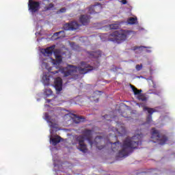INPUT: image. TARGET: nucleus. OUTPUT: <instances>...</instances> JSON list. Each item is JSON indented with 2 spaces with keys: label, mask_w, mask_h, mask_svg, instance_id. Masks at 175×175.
<instances>
[{
  "label": "nucleus",
  "mask_w": 175,
  "mask_h": 175,
  "mask_svg": "<svg viewBox=\"0 0 175 175\" xmlns=\"http://www.w3.org/2000/svg\"><path fill=\"white\" fill-rule=\"evenodd\" d=\"M82 133L83 135H80L76 137V142L79 144V149L80 151L84 153L88 151L87 144L84 143L85 140H88L91 147H92V146H96L98 150H103V148H105V146H98V144H99L103 139L102 136H97L95 137L94 140L92 141V130L85 129Z\"/></svg>",
  "instance_id": "nucleus-1"
},
{
  "label": "nucleus",
  "mask_w": 175,
  "mask_h": 175,
  "mask_svg": "<svg viewBox=\"0 0 175 175\" xmlns=\"http://www.w3.org/2000/svg\"><path fill=\"white\" fill-rule=\"evenodd\" d=\"M137 146H142V136L139 134L131 137H126L122 145V150L118 152L119 158H125L132 154L133 150L137 148Z\"/></svg>",
  "instance_id": "nucleus-2"
},
{
  "label": "nucleus",
  "mask_w": 175,
  "mask_h": 175,
  "mask_svg": "<svg viewBox=\"0 0 175 175\" xmlns=\"http://www.w3.org/2000/svg\"><path fill=\"white\" fill-rule=\"evenodd\" d=\"M79 72L80 75H85L92 70H94V67L87 64L85 62H81V67H78L73 65H68L66 68H59L58 70L51 72L53 75H57V73H62L64 77H69V76H73L75 73Z\"/></svg>",
  "instance_id": "nucleus-3"
},
{
  "label": "nucleus",
  "mask_w": 175,
  "mask_h": 175,
  "mask_svg": "<svg viewBox=\"0 0 175 175\" xmlns=\"http://www.w3.org/2000/svg\"><path fill=\"white\" fill-rule=\"evenodd\" d=\"M45 57H50L53 55V53L55 55V59L54 61L55 65H59L62 62V56L61 55V51L59 49H55V45H52L46 49H44L42 52Z\"/></svg>",
  "instance_id": "nucleus-4"
},
{
  "label": "nucleus",
  "mask_w": 175,
  "mask_h": 175,
  "mask_svg": "<svg viewBox=\"0 0 175 175\" xmlns=\"http://www.w3.org/2000/svg\"><path fill=\"white\" fill-rule=\"evenodd\" d=\"M129 31H126L124 33H120L118 31H115L108 36L109 42H113V43H122L126 40V36L129 33Z\"/></svg>",
  "instance_id": "nucleus-5"
},
{
  "label": "nucleus",
  "mask_w": 175,
  "mask_h": 175,
  "mask_svg": "<svg viewBox=\"0 0 175 175\" xmlns=\"http://www.w3.org/2000/svg\"><path fill=\"white\" fill-rule=\"evenodd\" d=\"M151 139L153 143H157L160 146L166 144V142L169 140V138L166 135H161L159 131L155 129V128L152 129Z\"/></svg>",
  "instance_id": "nucleus-6"
},
{
  "label": "nucleus",
  "mask_w": 175,
  "mask_h": 175,
  "mask_svg": "<svg viewBox=\"0 0 175 175\" xmlns=\"http://www.w3.org/2000/svg\"><path fill=\"white\" fill-rule=\"evenodd\" d=\"M29 10L31 12V13H36L39 12L40 9V3L39 1H33V0H29Z\"/></svg>",
  "instance_id": "nucleus-7"
},
{
  "label": "nucleus",
  "mask_w": 175,
  "mask_h": 175,
  "mask_svg": "<svg viewBox=\"0 0 175 175\" xmlns=\"http://www.w3.org/2000/svg\"><path fill=\"white\" fill-rule=\"evenodd\" d=\"M79 27L80 25H79L77 22L74 21L64 24L63 28L65 31H73L75 29H79Z\"/></svg>",
  "instance_id": "nucleus-8"
},
{
  "label": "nucleus",
  "mask_w": 175,
  "mask_h": 175,
  "mask_svg": "<svg viewBox=\"0 0 175 175\" xmlns=\"http://www.w3.org/2000/svg\"><path fill=\"white\" fill-rule=\"evenodd\" d=\"M144 111H148V113H149V115L148 116V117L146 118V122H147V124H150V122H151V121H152V114L154 113H155V111H157V110L154 109V108H148L147 107H144Z\"/></svg>",
  "instance_id": "nucleus-9"
},
{
  "label": "nucleus",
  "mask_w": 175,
  "mask_h": 175,
  "mask_svg": "<svg viewBox=\"0 0 175 175\" xmlns=\"http://www.w3.org/2000/svg\"><path fill=\"white\" fill-rule=\"evenodd\" d=\"M102 10V7L99 5H92L89 8L88 13L89 14H96V13H100Z\"/></svg>",
  "instance_id": "nucleus-10"
},
{
  "label": "nucleus",
  "mask_w": 175,
  "mask_h": 175,
  "mask_svg": "<svg viewBox=\"0 0 175 175\" xmlns=\"http://www.w3.org/2000/svg\"><path fill=\"white\" fill-rule=\"evenodd\" d=\"M55 88L57 92L62 91V79L60 77H57L55 79Z\"/></svg>",
  "instance_id": "nucleus-11"
},
{
  "label": "nucleus",
  "mask_w": 175,
  "mask_h": 175,
  "mask_svg": "<svg viewBox=\"0 0 175 175\" xmlns=\"http://www.w3.org/2000/svg\"><path fill=\"white\" fill-rule=\"evenodd\" d=\"M87 55L89 58H99L100 57H102V53L100 51H88Z\"/></svg>",
  "instance_id": "nucleus-12"
},
{
  "label": "nucleus",
  "mask_w": 175,
  "mask_h": 175,
  "mask_svg": "<svg viewBox=\"0 0 175 175\" xmlns=\"http://www.w3.org/2000/svg\"><path fill=\"white\" fill-rule=\"evenodd\" d=\"M90 20H91V16L88 15H82L79 18V21L82 25H87L90 23Z\"/></svg>",
  "instance_id": "nucleus-13"
},
{
  "label": "nucleus",
  "mask_w": 175,
  "mask_h": 175,
  "mask_svg": "<svg viewBox=\"0 0 175 175\" xmlns=\"http://www.w3.org/2000/svg\"><path fill=\"white\" fill-rule=\"evenodd\" d=\"M50 74L49 72H44L42 76V83L45 85H50Z\"/></svg>",
  "instance_id": "nucleus-14"
},
{
  "label": "nucleus",
  "mask_w": 175,
  "mask_h": 175,
  "mask_svg": "<svg viewBox=\"0 0 175 175\" xmlns=\"http://www.w3.org/2000/svg\"><path fill=\"white\" fill-rule=\"evenodd\" d=\"M61 140H62V138L58 135H56L55 137L50 139L53 146H57L58 143H61Z\"/></svg>",
  "instance_id": "nucleus-15"
},
{
  "label": "nucleus",
  "mask_w": 175,
  "mask_h": 175,
  "mask_svg": "<svg viewBox=\"0 0 175 175\" xmlns=\"http://www.w3.org/2000/svg\"><path fill=\"white\" fill-rule=\"evenodd\" d=\"M84 117L83 116H77L76 115H75V118L73 119V122L75 124H80V122H84Z\"/></svg>",
  "instance_id": "nucleus-16"
},
{
  "label": "nucleus",
  "mask_w": 175,
  "mask_h": 175,
  "mask_svg": "<svg viewBox=\"0 0 175 175\" xmlns=\"http://www.w3.org/2000/svg\"><path fill=\"white\" fill-rule=\"evenodd\" d=\"M111 144L112 146V151H117V150H118V147H120V141L114 143L111 142Z\"/></svg>",
  "instance_id": "nucleus-17"
},
{
  "label": "nucleus",
  "mask_w": 175,
  "mask_h": 175,
  "mask_svg": "<svg viewBox=\"0 0 175 175\" xmlns=\"http://www.w3.org/2000/svg\"><path fill=\"white\" fill-rule=\"evenodd\" d=\"M127 23L130 25H133L137 23V18L131 17L127 20Z\"/></svg>",
  "instance_id": "nucleus-18"
},
{
  "label": "nucleus",
  "mask_w": 175,
  "mask_h": 175,
  "mask_svg": "<svg viewBox=\"0 0 175 175\" xmlns=\"http://www.w3.org/2000/svg\"><path fill=\"white\" fill-rule=\"evenodd\" d=\"M53 9H54V3H51L48 6L44 7L43 12H49V10H53Z\"/></svg>",
  "instance_id": "nucleus-19"
},
{
  "label": "nucleus",
  "mask_w": 175,
  "mask_h": 175,
  "mask_svg": "<svg viewBox=\"0 0 175 175\" xmlns=\"http://www.w3.org/2000/svg\"><path fill=\"white\" fill-rule=\"evenodd\" d=\"M131 88L135 95H140V94L142 93V90H137V88H136V87L133 85H131Z\"/></svg>",
  "instance_id": "nucleus-20"
},
{
  "label": "nucleus",
  "mask_w": 175,
  "mask_h": 175,
  "mask_svg": "<svg viewBox=\"0 0 175 175\" xmlns=\"http://www.w3.org/2000/svg\"><path fill=\"white\" fill-rule=\"evenodd\" d=\"M110 29H118L120 28V25L117 23H113L109 25Z\"/></svg>",
  "instance_id": "nucleus-21"
},
{
  "label": "nucleus",
  "mask_w": 175,
  "mask_h": 175,
  "mask_svg": "<svg viewBox=\"0 0 175 175\" xmlns=\"http://www.w3.org/2000/svg\"><path fill=\"white\" fill-rule=\"evenodd\" d=\"M138 99L139 100H142V102H146V100H147V97H146V96L143 94H139Z\"/></svg>",
  "instance_id": "nucleus-22"
},
{
  "label": "nucleus",
  "mask_w": 175,
  "mask_h": 175,
  "mask_svg": "<svg viewBox=\"0 0 175 175\" xmlns=\"http://www.w3.org/2000/svg\"><path fill=\"white\" fill-rule=\"evenodd\" d=\"M44 117H45V120H46L48 122L53 124V122H51V116H50L48 113H45Z\"/></svg>",
  "instance_id": "nucleus-23"
},
{
  "label": "nucleus",
  "mask_w": 175,
  "mask_h": 175,
  "mask_svg": "<svg viewBox=\"0 0 175 175\" xmlns=\"http://www.w3.org/2000/svg\"><path fill=\"white\" fill-rule=\"evenodd\" d=\"M45 94L48 96H50V95H53V90H51V89H46Z\"/></svg>",
  "instance_id": "nucleus-24"
},
{
  "label": "nucleus",
  "mask_w": 175,
  "mask_h": 175,
  "mask_svg": "<svg viewBox=\"0 0 175 175\" xmlns=\"http://www.w3.org/2000/svg\"><path fill=\"white\" fill-rule=\"evenodd\" d=\"M135 69L138 72L142 70V69H143V64H137L136 66H135Z\"/></svg>",
  "instance_id": "nucleus-25"
},
{
  "label": "nucleus",
  "mask_w": 175,
  "mask_h": 175,
  "mask_svg": "<svg viewBox=\"0 0 175 175\" xmlns=\"http://www.w3.org/2000/svg\"><path fill=\"white\" fill-rule=\"evenodd\" d=\"M61 33H62V36H65V31H60L59 32H56V33H54V36H58V35H59Z\"/></svg>",
  "instance_id": "nucleus-26"
},
{
  "label": "nucleus",
  "mask_w": 175,
  "mask_h": 175,
  "mask_svg": "<svg viewBox=\"0 0 175 175\" xmlns=\"http://www.w3.org/2000/svg\"><path fill=\"white\" fill-rule=\"evenodd\" d=\"M139 49H151V47L149 46H135L134 50H137Z\"/></svg>",
  "instance_id": "nucleus-27"
},
{
  "label": "nucleus",
  "mask_w": 175,
  "mask_h": 175,
  "mask_svg": "<svg viewBox=\"0 0 175 175\" xmlns=\"http://www.w3.org/2000/svg\"><path fill=\"white\" fill-rule=\"evenodd\" d=\"M103 118L105 120H107V121H111V120H110L109 118H111V117L109 115H105L103 116Z\"/></svg>",
  "instance_id": "nucleus-28"
},
{
  "label": "nucleus",
  "mask_w": 175,
  "mask_h": 175,
  "mask_svg": "<svg viewBox=\"0 0 175 175\" xmlns=\"http://www.w3.org/2000/svg\"><path fill=\"white\" fill-rule=\"evenodd\" d=\"M118 69H120V68H118L116 66H113V68L111 69V70H113V72H117V70H118Z\"/></svg>",
  "instance_id": "nucleus-29"
},
{
  "label": "nucleus",
  "mask_w": 175,
  "mask_h": 175,
  "mask_svg": "<svg viewBox=\"0 0 175 175\" xmlns=\"http://www.w3.org/2000/svg\"><path fill=\"white\" fill-rule=\"evenodd\" d=\"M60 13H65L66 12V8H62V9L59 10Z\"/></svg>",
  "instance_id": "nucleus-30"
},
{
  "label": "nucleus",
  "mask_w": 175,
  "mask_h": 175,
  "mask_svg": "<svg viewBox=\"0 0 175 175\" xmlns=\"http://www.w3.org/2000/svg\"><path fill=\"white\" fill-rule=\"evenodd\" d=\"M122 3L123 5H126V3H128V1H126V0H122Z\"/></svg>",
  "instance_id": "nucleus-31"
},
{
  "label": "nucleus",
  "mask_w": 175,
  "mask_h": 175,
  "mask_svg": "<svg viewBox=\"0 0 175 175\" xmlns=\"http://www.w3.org/2000/svg\"><path fill=\"white\" fill-rule=\"evenodd\" d=\"M150 173H154V174H155V172H157V170H150Z\"/></svg>",
  "instance_id": "nucleus-32"
},
{
  "label": "nucleus",
  "mask_w": 175,
  "mask_h": 175,
  "mask_svg": "<svg viewBox=\"0 0 175 175\" xmlns=\"http://www.w3.org/2000/svg\"><path fill=\"white\" fill-rule=\"evenodd\" d=\"M46 100L47 103H50V102H51V100H50V99H46Z\"/></svg>",
  "instance_id": "nucleus-33"
},
{
  "label": "nucleus",
  "mask_w": 175,
  "mask_h": 175,
  "mask_svg": "<svg viewBox=\"0 0 175 175\" xmlns=\"http://www.w3.org/2000/svg\"><path fill=\"white\" fill-rule=\"evenodd\" d=\"M44 2H50V0H43Z\"/></svg>",
  "instance_id": "nucleus-34"
},
{
  "label": "nucleus",
  "mask_w": 175,
  "mask_h": 175,
  "mask_svg": "<svg viewBox=\"0 0 175 175\" xmlns=\"http://www.w3.org/2000/svg\"><path fill=\"white\" fill-rule=\"evenodd\" d=\"M99 92H99V91H96V92H94V94H99Z\"/></svg>",
  "instance_id": "nucleus-35"
},
{
  "label": "nucleus",
  "mask_w": 175,
  "mask_h": 175,
  "mask_svg": "<svg viewBox=\"0 0 175 175\" xmlns=\"http://www.w3.org/2000/svg\"><path fill=\"white\" fill-rule=\"evenodd\" d=\"M146 51H147V53H151V51H150V50H147Z\"/></svg>",
  "instance_id": "nucleus-36"
},
{
  "label": "nucleus",
  "mask_w": 175,
  "mask_h": 175,
  "mask_svg": "<svg viewBox=\"0 0 175 175\" xmlns=\"http://www.w3.org/2000/svg\"><path fill=\"white\" fill-rule=\"evenodd\" d=\"M153 88H157V85H154L153 86Z\"/></svg>",
  "instance_id": "nucleus-37"
},
{
  "label": "nucleus",
  "mask_w": 175,
  "mask_h": 175,
  "mask_svg": "<svg viewBox=\"0 0 175 175\" xmlns=\"http://www.w3.org/2000/svg\"><path fill=\"white\" fill-rule=\"evenodd\" d=\"M51 126L52 128H54V126H53V124H51Z\"/></svg>",
  "instance_id": "nucleus-38"
}]
</instances>
